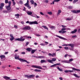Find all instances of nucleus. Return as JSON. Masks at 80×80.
<instances>
[{
  "mask_svg": "<svg viewBox=\"0 0 80 80\" xmlns=\"http://www.w3.org/2000/svg\"><path fill=\"white\" fill-rule=\"evenodd\" d=\"M15 59H16V60H19L20 61V62H26L27 63H30V62L27 61L26 60L19 58L17 56L15 57Z\"/></svg>",
  "mask_w": 80,
  "mask_h": 80,
  "instance_id": "nucleus-1",
  "label": "nucleus"
},
{
  "mask_svg": "<svg viewBox=\"0 0 80 80\" xmlns=\"http://www.w3.org/2000/svg\"><path fill=\"white\" fill-rule=\"evenodd\" d=\"M23 37L25 38H27V36H24L23 37H21L20 38H16L15 39V41H19V42H23L25 40V39L24 38L22 39Z\"/></svg>",
  "mask_w": 80,
  "mask_h": 80,
  "instance_id": "nucleus-2",
  "label": "nucleus"
},
{
  "mask_svg": "<svg viewBox=\"0 0 80 80\" xmlns=\"http://www.w3.org/2000/svg\"><path fill=\"white\" fill-rule=\"evenodd\" d=\"M11 4L12 2H11V1H9L8 2V5L6 6V8L7 10L9 11L10 10H11V8L10 6H11Z\"/></svg>",
  "mask_w": 80,
  "mask_h": 80,
  "instance_id": "nucleus-3",
  "label": "nucleus"
},
{
  "mask_svg": "<svg viewBox=\"0 0 80 80\" xmlns=\"http://www.w3.org/2000/svg\"><path fill=\"white\" fill-rule=\"evenodd\" d=\"M35 77V75H30L29 76L28 75H25V77H26L27 78H33L34 77Z\"/></svg>",
  "mask_w": 80,
  "mask_h": 80,
  "instance_id": "nucleus-4",
  "label": "nucleus"
},
{
  "mask_svg": "<svg viewBox=\"0 0 80 80\" xmlns=\"http://www.w3.org/2000/svg\"><path fill=\"white\" fill-rule=\"evenodd\" d=\"M30 29H31V27L29 26L25 27L22 28V30H30Z\"/></svg>",
  "mask_w": 80,
  "mask_h": 80,
  "instance_id": "nucleus-5",
  "label": "nucleus"
},
{
  "mask_svg": "<svg viewBox=\"0 0 80 80\" xmlns=\"http://www.w3.org/2000/svg\"><path fill=\"white\" fill-rule=\"evenodd\" d=\"M32 67H33V68H38V69H40L41 70L42 69V68L40 66L32 65Z\"/></svg>",
  "mask_w": 80,
  "mask_h": 80,
  "instance_id": "nucleus-6",
  "label": "nucleus"
},
{
  "mask_svg": "<svg viewBox=\"0 0 80 80\" xmlns=\"http://www.w3.org/2000/svg\"><path fill=\"white\" fill-rule=\"evenodd\" d=\"M4 5L3 3H1L0 4V10H3V7H4Z\"/></svg>",
  "mask_w": 80,
  "mask_h": 80,
  "instance_id": "nucleus-7",
  "label": "nucleus"
},
{
  "mask_svg": "<svg viewBox=\"0 0 80 80\" xmlns=\"http://www.w3.org/2000/svg\"><path fill=\"white\" fill-rule=\"evenodd\" d=\"M56 36L57 37H58V38H60V39H62V40H67V39L64 38H63L61 36H60L57 35H56Z\"/></svg>",
  "mask_w": 80,
  "mask_h": 80,
  "instance_id": "nucleus-8",
  "label": "nucleus"
},
{
  "mask_svg": "<svg viewBox=\"0 0 80 80\" xmlns=\"http://www.w3.org/2000/svg\"><path fill=\"white\" fill-rule=\"evenodd\" d=\"M29 24L30 25H33V24H38V22L36 21L34 22H30Z\"/></svg>",
  "mask_w": 80,
  "mask_h": 80,
  "instance_id": "nucleus-9",
  "label": "nucleus"
},
{
  "mask_svg": "<svg viewBox=\"0 0 80 80\" xmlns=\"http://www.w3.org/2000/svg\"><path fill=\"white\" fill-rule=\"evenodd\" d=\"M10 36L11 37V38H10V40L11 41H13V40L15 39V38L13 37V35H12V34H10Z\"/></svg>",
  "mask_w": 80,
  "mask_h": 80,
  "instance_id": "nucleus-10",
  "label": "nucleus"
},
{
  "mask_svg": "<svg viewBox=\"0 0 80 80\" xmlns=\"http://www.w3.org/2000/svg\"><path fill=\"white\" fill-rule=\"evenodd\" d=\"M28 14V15H32V12L30 11H28L26 12Z\"/></svg>",
  "mask_w": 80,
  "mask_h": 80,
  "instance_id": "nucleus-11",
  "label": "nucleus"
},
{
  "mask_svg": "<svg viewBox=\"0 0 80 80\" xmlns=\"http://www.w3.org/2000/svg\"><path fill=\"white\" fill-rule=\"evenodd\" d=\"M61 62L62 63H70L69 61L67 60H61Z\"/></svg>",
  "mask_w": 80,
  "mask_h": 80,
  "instance_id": "nucleus-12",
  "label": "nucleus"
},
{
  "mask_svg": "<svg viewBox=\"0 0 80 80\" xmlns=\"http://www.w3.org/2000/svg\"><path fill=\"white\" fill-rule=\"evenodd\" d=\"M3 78H4L6 80H10V78L8 77L7 76H4L3 77Z\"/></svg>",
  "mask_w": 80,
  "mask_h": 80,
  "instance_id": "nucleus-13",
  "label": "nucleus"
},
{
  "mask_svg": "<svg viewBox=\"0 0 80 80\" xmlns=\"http://www.w3.org/2000/svg\"><path fill=\"white\" fill-rule=\"evenodd\" d=\"M32 50V48H27L26 50L27 51H28V52H31V51Z\"/></svg>",
  "mask_w": 80,
  "mask_h": 80,
  "instance_id": "nucleus-14",
  "label": "nucleus"
},
{
  "mask_svg": "<svg viewBox=\"0 0 80 80\" xmlns=\"http://www.w3.org/2000/svg\"><path fill=\"white\" fill-rule=\"evenodd\" d=\"M68 46L71 47L72 48H73L74 47V44L72 43L69 44H68Z\"/></svg>",
  "mask_w": 80,
  "mask_h": 80,
  "instance_id": "nucleus-15",
  "label": "nucleus"
},
{
  "mask_svg": "<svg viewBox=\"0 0 80 80\" xmlns=\"http://www.w3.org/2000/svg\"><path fill=\"white\" fill-rule=\"evenodd\" d=\"M76 32H77V30L75 29L74 31L71 32V33H72V34H73V33H75Z\"/></svg>",
  "mask_w": 80,
  "mask_h": 80,
  "instance_id": "nucleus-16",
  "label": "nucleus"
},
{
  "mask_svg": "<svg viewBox=\"0 0 80 80\" xmlns=\"http://www.w3.org/2000/svg\"><path fill=\"white\" fill-rule=\"evenodd\" d=\"M64 72L65 73H68V72H73V71H71V70H65L64 71Z\"/></svg>",
  "mask_w": 80,
  "mask_h": 80,
  "instance_id": "nucleus-17",
  "label": "nucleus"
},
{
  "mask_svg": "<svg viewBox=\"0 0 80 80\" xmlns=\"http://www.w3.org/2000/svg\"><path fill=\"white\" fill-rule=\"evenodd\" d=\"M0 57L1 58V59H3V58H5V55H2L0 56Z\"/></svg>",
  "mask_w": 80,
  "mask_h": 80,
  "instance_id": "nucleus-18",
  "label": "nucleus"
},
{
  "mask_svg": "<svg viewBox=\"0 0 80 80\" xmlns=\"http://www.w3.org/2000/svg\"><path fill=\"white\" fill-rule=\"evenodd\" d=\"M36 50H37L35 49H32L31 50V53H32V54H33V53H35V51H36Z\"/></svg>",
  "mask_w": 80,
  "mask_h": 80,
  "instance_id": "nucleus-19",
  "label": "nucleus"
},
{
  "mask_svg": "<svg viewBox=\"0 0 80 80\" xmlns=\"http://www.w3.org/2000/svg\"><path fill=\"white\" fill-rule=\"evenodd\" d=\"M42 27H43V28H44V29H45L46 30H48V28H47V26H42Z\"/></svg>",
  "mask_w": 80,
  "mask_h": 80,
  "instance_id": "nucleus-20",
  "label": "nucleus"
},
{
  "mask_svg": "<svg viewBox=\"0 0 80 80\" xmlns=\"http://www.w3.org/2000/svg\"><path fill=\"white\" fill-rule=\"evenodd\" d=\"M44 62H45V63H46L47 62H46V61H45L44 60H42L41 61V63H44Z\"/></svg>",
  "mask_w": 80,
  "mask_h": 80,
  "instance_id": "nucleus-21",
  "label": "nucleus"
},
{
  "mask_svg": "<svg viewBox=\"0 0 80 80\" xmlns=\"http://www.w3.org/2000/svg\"><path fill=\"white\" fill-rule=\"evenodd\" d=\"M15 17H17V18H19V17L20 16V15L18 14H16L15 15Z\"/></svg>",
  "mask_w": 80,
  "mask_h": 80,
  "instance_id": "nucleus-22",
  "label": "nucleus"
},
{
  "mask_svg": "<svg viewBox=\"0 0 80 80\" xmlns=\"http://www.w3.org/2000/svg\"><path fill=\"white\" fill-rule=\"evenodd\" d=\"M44 57L43 56H39L37 57V58H44Z\"/></svg>",
  "mask_w": 80,
  "mask_h": 80,
  "instance_id": "nucleus-23",
  "label": "nucleus"
},
{
  "mask_svg": "<svg viewBox=\"0 0 80 80\" xmlns=\"http://www.w3.org/2000/svg\"><path fill=\"white\" fill-rule=\"evenodd\" d=\"M30 2H31V3L32 4V5H34V1L33 0H31L30 1Z\"/></svg>",
  "mask_w": 80,
  "mask_h": 80,
  "instance_id": "nucleus-24",
  "label": "nucleus"
},
{
  "mask_svg": "<svg viewBox=\"0 0 80 80\" xmlns=\"http://www.w3.org/2000/svg\"><path fill=\"white\" fill-rule=\"evenodd\" d=\"M71 12H72L73 13H77V11L76 10H72Z\"/></svg>",
  "mask_w": 80,
  "mask_h": 80,
  "instance_id": "nucleus-25",
  "label": "nucleus"
},
{
  "mask_svg": "<svg viewBox=\"0 0 80 80\" xmlns=\"http://www.w3.org/2000/svg\"><path fill=\"white\" fill-rule=\"evenodd\" d=\"M57 59L56 58H52V62H55V61Z\"/></svg>",
  "mask_w": 80,
  "mask_h": 80,
  "instance_id": "nucleus-26",
  "label": "nucleus"
},
{
  "mask_svg": "<svg viewBox=\"0 0 80 80\" xmlns=\"http://www.w3.org/2000/svg\"><path fill=\"white\" fill-rule=\"evenodd\" d=\"M50 28H52V29H55V27L54 26H52L50 27Z\"/></svg>",
  "mask_w": 80,
  "mask_h": 80,
  "instance_id": "nucleus-27",
  "label": "nucleus"
},
{
  "mask_svg": "<svg viewBox=\"0 0 80 80\" xmlns=\"http://www.w3.org/2000/svg\"><path fill=\"white\" fill-rule=\"evenodd\" d=\"M73 75H74V76H75V77H77V78H79V76H78V75H77V74H74Z\"/></svg>",
  "mask_w": 80,
  "mask_h": 80,
  "instance_id": "nucleus-28",
  "label": "nucleus"
},
{
  "mask_svg": "<svg viewBox=\"0 0 80 80\" xmlns=\"http://www.w3.org/2000/svg\"><path fill=\"white\" fill-rule=\"evenodd\" d=\"M72 70H80V69H76L75 68H72Z\"/></svg>",
  "mask_w": 80,
  "mask_h": 80,
  "instance_id": "nucleus-29",
  "label": "nucleus"
},
{
  "mask_svg": "<svg viewBox=\"0 0 80 80\" xmlns=\"http://www.w3.org/2000/svg\"><path fill=\"white\" fill-rule=\"evenodd\" d=\"M72 20V18H67L66 19V20H68L69 21H70V20Z\"/></svg>",
  "mask_w": 80,
  "mask_h": 80,
  "instance_id": "nucleus-30",
  "label": "nucleus"
},
{
  "mask_svg": "<svg viewBox=\"0 0 80 80\" xmlns=\"http://www.w3.org/2000/svg\"><path fill=\"white\" fill-rule=\"evenodd\" d=\"M68 8H69V9H72L73 8V7L71 6H68Z\"/></svg>",
  "mask_w": 80,
  "mask_h": 80,
  "instance_id": "nucleus-31",
  "label": "nucleus"
},
{
  "mask_svg": "<svg viewBox=\"0 0 80 80\" xmlns=\"http://www.w3.org/2000/svg\"><path fill=\"white\" fill-rule=\"evenodd\" d=\"M24 5L25 7H27L28 5H29V3L27 2L24 4Z\"/></svg>",
  "mask_w": 80,
  "mask_h": 80,
  "instance_id": "nucleus-32",
  "label": "nucleus"
},
{
  "mask_svg": "<svg viewBox=\"0 0 80 80\" xmlns=\"http://www.w3.org/2000/svg\"><path fill=\"white\" fill-rule=\"evenodd\" d=\"M64 49H65V50H69V48L68 47H64Z\"/></svg>",
  "mask_w": 80,
  "mask_h": 80,
  "instance_id": "nucleus-33",
  "label": "nucleus"
},
{
  "mask_svg": "<svg viewBox=\"0 0 80 80\" xmlns=\"http://www.w3.org/2000/svg\"><path fill=\"white\" fill-rule=\"evenodd\" d=\"M9 2V1H8V0H5V3H8V2Z\"/></svg>",
  "mask_w": 80,
  "mask_h": 80,
  "instance_id": "nucleus-34",
  "label": "nucleus"
},
{
  "mask_svg": "<svg viewBox=\"0 0 80 80\" xmlns=\"http://www.w3.org/2000/svg\"><path fill=\"white\" fill-rule=\"evenodd\" d=\"M48 62H49V63H51L52 62V60H51L50 59H48L47 60Z\"/></svg>",
  "mask_w": 80,
  "mask_h": 80,
  "instance_id": "nucleus-35",
  "label": "nucleus"
},
{
  "mask_svg": "<svg viewBox=\"0 0 80 80\" xmlns=\"http://www.w3.org/2000/svg\"><path fill=\"white\" fill-rule=\"evenodd\" d=\"M57 69H58V70H63L62 69H60V68L58 67H57Z\"/></svg>",
  "mask_w": 80,
  "mask_h": 80,
  "instance_id": "nucleus-36",
  "label": "nucleus"
},
{
  "mask_svg": "<svg viewBox=\"0 0 80 80\" xmlns=\"http://www.w3.org/2000/svg\"><path fill=\"white\" fill-rule=\"evenodd\" d=\"M56 65L55 64H54L53 65L51 66L50 67H51L52 68V67H56Z\"/></svg>",
  "mask_w": 80,
  "mask_h": 80,
  "instance_id": "nucleus-37",
  "label": "nucleus"
},
{
  "mask_svg": "<svg viewBox=\"0 0 80 80\" xmlns=\"http://www.w3.org/2000/svg\"><path fill=\"white\" fill-rule=\"evenodd\" d=\"M62 13V11H61V10H58V14H59V13Z\"/></svg>",
  "mask_w": 80,
  "mask_h": 80,
  "instance_id": "nucleus-38",
  "label": "nucleus"
},
{
  "mask_svg": "<svg viewBox=\"0 0 80 80\" xmlns=\"http://www.w3.org/2000/svg\"><path fill=\"white\" fill-rule=\"evenodd\" d=\"M19 3L20 4H21V5H22L23 4V2L21 0L20 1Z\"/></svg>",
  "mask_w": 80,
  "mask_h": 80,
  "instance_id": "nucleus-39",
  "label": "nucleus"
},
{
  "mask_svg": "<svg viewBox=\"0 0 80 80\" xmlns=\"http://www.w3.org/2000/svg\"><path fill=\"white\" fill-rule=\"evenodd\" d=\"M78 0H74V1H73V3H76V2H77Z\"/></svg>",
  "mask_w": 80,
  "mask_h": 80,
  "instance_id": "nucleus-40",
  "label": "nucleus"
},
{
  "mask_svg": "<svg viewBox=\"0 0 80 80\" xmlns=\"http://www.w3.org/2000/svg\"><path fill=\"white\" fill-rule=\"evenodd\" d=\"M53 56H56V53H52V56L53 57Z\"/></svg>",
  "mask_w": 80,
  "mask_h": 80,
  "instance_id": "nucleus-41",
  "label": "nucleus"
},
{
  "mask_svg": "<svg viewBox=\"0 0 80 80\" xmlns=\"http://www.w3.org/2000/svg\"><path fill=\"white\" fill-rule=\"evenodd\" d=\"M48 14H49V15H52V12H48Z\"/></svg>",
  "mask_w": 80,
  "mask_h": 80,
  "instance_id": "nucleus-42",
  "label": "nucleus"
},
{
  "mask_svg": "<svg viewBox=\"0 0 80 80\" xmlns=\"http://www.w3.org/2000/svg\"><path fill=\"white\" fill-rule=\"evenodd\" d=\"M27 7L28 9H30V8H31V7L30 6V5H29Z\"/></svg>",
  "mask_w": 80,
  "mask_h": 80,
  "instance_id": "nucleus-43",
  "label": "nucleus"
},
{
  "mask_svg": "<svg viewBox=\"0 0 80 80\" xmlns=\"http://www.w3.org/2000/svg\"><path fill=\"white\" fill-rule=\"evenodd\" d=\"M34 71L35 72H41V70H35Z\"/></svg>",
  "mask_w": 80,
  "mask_h": 80,
  "instance_id": "nucleus-44",
  "label": "nucleus"
},
{
  "mask_svg": "<svg viewBox=\"0 0 80 80\" xmlns=\"http://www.w3.org/2000/svg\"><path fill=\"white\" fill-rule=\"evenodd\" d=\"M73 59L72 58V59H70L69 60V62H72V61H73Z\"/></svg>",
  "mask_w": 80,
  "mask_h": 80,
  "instance_id": "nucleus-45",
  "label": "nucleus"
},
{
  "mask_svg": "<svg viewBox=\"0 0 80 80\" xmlns=\"http://www.w3.org/2000/svg\"><path fill=\"white\" fill-rule=\"evenodd\" d=\"M54 0V2H60V1L61 0Z\"/></svg>",
  "mask_w": 80,
  "mask_h": 80,
  "instance_id": "nucleus-46",
  "label": "nucleus"
},
{
  "mask_svg": "<svg viewBox=\"0 0 80 80\" xmlns=\"http://www.w3.org/2000/svg\"><path fill=\"white\" fill-rule=\"evenodd\" d=\"M32 57H33V58H37V57L35 55H32Z\"/></svg>",
  "mask_w": 80,
  "mask_h": 80,
  "instance_id": "nucleus-47",
  "label": "nucleus"
},
{
  "mask_svg": "<svg viewBox=\"0 0 80 80\" xmlns=\"http://www.w3.org/2000/svg\"><path fill=\"white\" fill-rule=\"evenodd\" d=\"M72 38H75V37H77V35H75L74 36H72Z\"/></svg>",
  "mask_w": 80,
  "mask_h": 80,
  "instance_id": "nucleus-48",
  "label": "nucleus"
},
{
  "mask_svg": "<svg viewBox=\"0 0 80 80\" xmlns=\"http://www.w3.org/2000/svg\"><path fill=\"white\" fill-rule=\"evenodd\" d=\"M29 44V42H27L26 44V47H27Z\"/></svg>",
  "mask_w": 80,
  "mask_h": 80,
  "instance_id": "nucleus-49",
  "label": "nucleus"
},
{
  "mask_svg": "<svg viewBox=\"0 0 80 80\" xmlns=\"http://www.w3.org/2000/svg\"><path fill=\"white\" fill-rule=\"evenodd\" d=\"M66 30V28H62L61 29L62 31H63L64 30Z\"/></svg>",
  "mask_w": 80,
  "mask_h": 80,
  "instance_id": "nucleus-50",
  "label": "nucleus"
},
{
  "mask_svg": "<svg viewBox=\"0 0 80 80\" xmlns=\"http://www.w3.org/2000/svg\"><path fill=\"white\" fill-rule=\"evenodd\" d=\"M69 50H72V51H73L74 50H73V48H69Z\"/></svg>",
  "mask_w": 80,
  "mask_h": 80,
  "instance_id": "nucleus-51",
  "label": "nucleus"
},
{
  "mask_svg": "<svg viewBox=\"0 0 80 80\" xmlns=\"http://www.w3.org/2000/svg\"><path fill=\"white\" fill-rule=\"evenodd\" d=\"M40 14L42 15H45V14H43V13L42 12H40Z\"/></svg>",
  "mask_w": 80,
  "mask_h": 80,
  "instance_id": "nucleus-52",
  "label": "nucleus"
},
{
  "mask_svg": "<svg viewBox=\"0 0 80 80\" xmlns=\"http://www.w3.org/2000/svg\"><path fill=\"white\" fill-rule=\"evenodd\" d=\"M80 10H78L76 11L77 13H80Z\"/></svg>",
  "mask_w": 80,
  "mask_h": 80,
  "instance_id": "nucleus-53",
  "label": "nucleus"
},
{
  "mask_svg": "<svg viewBox=\"0 0 80 80\" xmlns=\"http://www.w3.org/2000/svg\"><path fill=\"white\" fill-rule=\"evenodd\" d=\"M45 3H48V1L47 0H45Z\"/></svg>",
  "mask_w": 80,
  "mask_h": 80,
  "instance_id": "nucleus-54",
  "label": "nucleus"
},
{
  "mask_svg": "<svg viewBox=\"0 0 80 80\" xmlns=\"http://www.w3.org/2000/svg\"><path fill=\"white\" fill-rule=\"evenodd\" d=\"M68 46V44L67 45L66 44H63L62 45V46H63L64 47H65V46Z\"/></svg>",
  "mask_w": 80,
  "mask_h": 80,
  "instance_id": "nucleus-55",
  "label": "nucleus"
},
{
  "mask_svg": "<svg viewBox=\"0 0 80 80\" xmlns=\"http://www.w3.org/2000/svg\"><path fill=\"white\" fill-rule=\"evenodd\" d=\"M14 28H16V29H17V28H18V27H17V26H16V25H15L14 26Z\"/></svg>",
  "mask_w": 80,
  "mask_h": 80,
  "instance_id": "nucleus-56",
  "label": "nucleus"
},
{
  "mask_svg": "<svg viewBox=\"0 0 80 80\" xmlns=\"http://www.w3.org/2000/svg\"><path fill=\"white\" fill-rule=\"evenodd\" d=\"M34 6H35V7H36V6H37V4L36 2H35L34 3Z\"/></svg>",
  "mask_w": 80,
  "mask_h": 80,
  "instance_id": "nucleus-57",
  "label": "nucleus"
},
{
  "mask_svg": "<svg viewBox=\"0 0 80 80\" xmlns=\"http://www.w3.org/2000/svg\"><path fill=\"white\" fill-rule=\"evenodd\" d=\"M21 54H22V55H25V52H22L21 53Z\"/></svg>",
  "mask_w": 80,
  "mask_h": 80,
  "instance_id": "nucleus-58",
  "label": "nucleus"
},
{
  "mask_svg": "<svg viewBox=\"0 0 80 80\" xmlns=\"http://www.w3.org/2000/svg\"><path fill=\"white\" fill-rule=\"evenodd\" d=\"M49 56H50V57H51V56H52V54L50 53H49L48 54Z\"/></svg>",
  "mask_w": 80,
  "mask_h": 80,
  "instance_id": "nucleus-59",
  "label": "nucleus"
},
{
  "mask_svg": "<svg viewBox=\"0 0 80 80\" xmlns=\"http://www.w3.org/2000/svg\"><path fill=\"white\" fill-rule=\"evenodd\" d=\"M62 27L63 28H66V26H64L63 25H62Z\"/></svg>",
  "mask_w": 80,
  "mask_h": 80,
  "instance_id": "nucleus-60",
  "label": "nucleus"
},
{
  "mask_svg": "<svg viewBox=\"0 0 80 80\" xmlns=\"http://www.w3.org/2000/svg\"><path fill=\"white\" fill-rule=\"evenodd\" d=\"M56 66H57V65H60V63H57V64H55Z\"/></svg>",
  "mask_w": 80,
  "mask_h": 80,
  "instance_id": "nucleus-61",
  "label": "nucleus"
},
{
  "mask_svg": "<svg viewBox=\"0 0 80 80\" xmlns=\"http://www.w3.org/2000/svg\"><path fill=\"white\" fill-rule=\"evenodd\" d=\"M42 67H43V68H47V67L46 66H42Z\"/></svg>",
  "mask_w": 80,
  "mask_h": 80,
  "instance_id": "nucleus-62",
  "label": "nucleus"
},
{
  "mask_svg": "<svg viewBox=\"0 0 80 80\" xmlns=\"http://www.w3.org/2000/svg\"><path fill=\"white\" fill-rule=\"evenodd\" d=\"M12 3H13V5H15L16 4V3L14 2H12Z\"/></svg>",
  "mask_w": 80,
  "mask_h": 80,
  "instance_id": "nucleus-63",
  "label": "nucleus"
},
{
  "mask_svg": "<svg viewBox=\"0 0 80 80\" xmlns=\"http://www.w3.org/2000/svg\"><path fill=\"white\" fill-rule=\"evenodd\" d=\"M59 78L60 80H63V79L62 78V77H59Z\"/></svg>",
  "mask_w": 80,
  "mask_h": 80,
  "instance_id": "nucleus-64",
  "label": "nucleus"
}]
</instances>
